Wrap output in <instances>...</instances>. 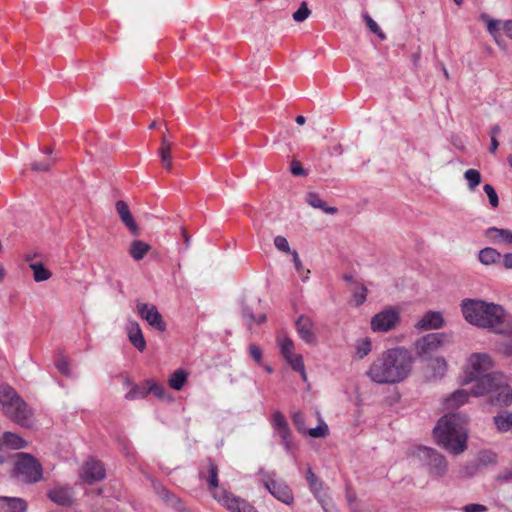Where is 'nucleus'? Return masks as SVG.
Returning a JSON list of instances; mask_svg holds the SVG:
<instances>
[{
    "mask_svg": "<svg viewBox=\"0 0 512 512\" xmlns=\"http://www.w3.org/2000/svg\"><path fill=\"white\" fill-rule=\"evenodd\" d=\"M494 361L487 353H473L467 359L464 383L475 381L471 394L475 397L490 395L492 402L508 406L512 402V388L506 377L499 372L488 373Z\"/></svg>",
    "mask_w": 512,
    "mask_h": 512,
    "instance_id": "obj_1",
    "label": "nucleus"
},
{
    "mask_svg": "<svg viewBox=\"0 0 512 512\" xmlns=\"http://www.w3.org/2000/svg\"><path fill=\"white\" fill-rule=\"evenodd\" d=\"M413 357L410 351L397 347L382 352L369 366L366 374L377 384H396L411 373Z\"/></svg>",
    "mask_w": 512,
    "mask_h": 512,
    "instance_id": "obj_2",
    "label": "nucleus"
},
{
    "mask_svg": "<svg viewBox=\"0 0 512 512\" xmlns=\"http://www.w3.org/2000/svg\"><path fill=\"white\" fill-rule=\"evenodd\" d=\"M463 318L478 328L488 329L494 333L504 332L503 325L509 317L499 304L481 299L465 298L460 303Z\"/></svg>",
    "mask_w": 512,
    "mask_h": 512,
    "instance_id": "obj_3",
    "label": "nucleus"
},
{
    "mask_svg": "<svg viewBox=\"0 0 512 512\" xmlns=\"http://www.w3.org/2000/svg\"><path fill=\"white\" fill-rule=\"evenodd\" d=\"M433 432L437 442L455 455L461 454L467 448V430L459 415L443 416Z\"/></svg>",
    "mask_w": 512,
    "mask_h": 512,
    "instance_id": "obj_4",
    "label": "nucleus"
},
{
    "mask_svg": "<svg viewBox=\"0 0 512 512\" xmlns=\"http://www.w3.org/2000/svg\"><path fill=\"white\" fill-rule=\"evenodd\" d=\"M199 477L207 481L209 490L214 499L230 512H258L257 509L246 500L219 488L218 467L212 460L208 459L206 464L201 466Z\"/></svg>",
    "mask_w": 512,
    "mask_h": 512,
    "instance_id": "obj_5",
    "label": "nucleus"
},
{
    "mask_svg": "<svg viewBox=\"0 0 512 512\" xmlns=\"http://www.w3.org/2000/svg\"><path fill=\"white\" fill-rule=\"evenodd\" d=\"M15 476L25 483H36L42 478L43 470L40 462L28 453H18L16 456Z\"/></svg>",
    "mask_w": 512,
    "mask_h": 512,
    "instance_id": "obj_6",
    "label": "nucleus"
},
{
    "mask_svg": "<svg viewBox=\"0 0 512 512\" xmlns=\"http://www.w3.org/2000/svg\"><path fill=\"white\" fill-rule=\"evenodd\" d=\"M415 456L435 475L441 476L447 470L444 456L431 448L420 446L415 450Z\"/></svg>",
    "mask_w": 512,
    "mask_h": 512,
    "instance_id": "obj_7",
    "label": "nucleus"
},
{
    "mask_svg": "<svg viewBox=\"0 0 512 512\" xmlns=\"http://www.w3.org/2000/svg\"><path fill=\"white\" fill-rule=\"evenodd\" d=\"M259 473L261 475V482L277 500L287 505L293 503L294 497L292 490L286 483L273 479V477L263 469H261Z\"/></svg>",
    "mask_w": 512,
    "mask_h": 512,
    "instance_id": "obj_8",
    "label": "nucleus"
},
{
    "mask_svg": "<svg viewBox=\"0 0 512 512\" xmlns=\"http://www.w3.org/2000/svg\"><path fill=\"white\" fill-rule=\"evenodd\" d=\"M450 342V336L445 333H430L415 343L416 352L421 357H429L442 346Z\"/></svg>",
    "mask_w": 512,
    "mask_h": 512,
    "instance_id": "obj_9",
    "label": "nucleus"
},
{
    "mask_svg": "<svg viewBox=\"0 0 512 512\" xmlns=\"http://www.w3.org/2000/svg\"><path fill=\"white\" fill-rule=\"evenodd\" d=\"M136 312L141 319L145 320L155 330L159 332H164L166 330V322L154 304L137 300Z\"/></svg>",
    "mask_w": 512,
    "mask_h": 512,
    "instance_id": "obj_10",
    "label": "nucleus"
},
{
    "mask_svg": "<svg viewBox=\"0 0 512 512\" xmlns=\"http://www.w3.org/2000/svg\"><path fill=\"white\" fill-rule=\"evenodd\" d=\"M400 321V314L394 308L384 309L375 314L370 322L371 330L385 333L394 329Z\"/></svg>",
    "mask_w": 512,
    "mask_h": 512,
    "instance_id": "obj_11",
    "label": "nucleus"
},
{
    "mask_svg": "<svg viewBox=\"0 0 512 512\" xmlns=\"http://www.w3.org/2000/svg\"><path fill=\"white\" fill-rule=\"evenodd\" d=\"M4 414L22 427H30L33 423V412L22 398H19Z\"/></svg>",
    "mask_w": 512,
    "mask_h": 512,
    "instance_id": "obj_12",
    "label": "nucleus"
},
{
    "mask_svg": "<svg viewBox=\"0 0 512 512\" xmlns=\"http://www.w3.org/2000/svg\"><path fill=\"white\" fill-rule=\"evenodd\" d=\"M79 477L83 482L93 484L106 477V470L100 461L91 458L83 463Z\"/></svg>",
    "mask_w": 512,
    "mask_h": 512,
    "instance_id": "obj_13",
    "label": "nucleus"
},
{
    "mask_svg": "<svg viewBox=\"0 0 512 512\" xmlns=\"http://www.w3.org/2000/svg\"><path fill=\"white\" fill-rule=\"evenodd\" d=\"M292 421L298 432L308 434L312 438H325L329 434V427L323 419H319V424L315 428L307 429L305 425V416L302 412H296L292 415Z\"/></svg>",
    "mask_w": 512,
    "mask_h": 512,
    "instance_id": "obj_14",
    "label": "nucleus"
},
{
    "mask_svg": "<svg viewBox=\"0 0 512 512\" xmlns=\"http://www.w3.org/2000/svg\"><path fill=\"white\" fill-rule=\"evenodd\" d=\"M481 21L486 24L489 34L493 37L498 45L501 44V32H503L508 38L512 40V20L501 21L492 19L487 14H482Z\"/></svg>",
    "mask_w": 512,
    "mask_h": 512,
    "instance_id": "obj_15",
    "label": "nucleus"
},
{
    "mask_svg": "<svg viewBox=\"0 0 512 512\" xmlns=\"http://www.w3.org/2000/svg\"><path fill=\"white\" fill-rule=\"evenodd\" d=\"M154 492L158 495V497L170 508L176 511H184L185 507L182 500L169 491L162 484L152 481Z\"/></svg>",
    "mask_w": 512,
    "mask_h": 512,
    "instance_id": "obj_16",
    "label": "nucleus"
},
{
    "mask_svg": "<svg viewBox=\"0 0 512 512\" xmlns=\"http://www.w3.org/2000/svg\"><path fill=\"white\" fill-rule=\"evenodd\" d=\"M296 329L300 338L307 344L316 343V334L313 321L304 315H301L296 321Z\"/></svg>",
    "mask_w": 512,
    "mask_h": 512,
    "instance_id": "obj_17",
    "label": "nucleus"
},
{
    "mask_svg": "<svg viewBox=\"0 0 512 512\" xmlns=\"http://www.w3.org/2000/svg\"><path fill=\"white\" fill-rule=\"evenodd\" d=\"M116 212L122 223L129 229L133 235H138L139 228L130 212L128 204L123 200H118L115 204Z\"/></svg>",
    "mask_w": 512,
    "mask_h": 512,
    "instance_id": "obj_18",
    "label": "nucleus"
},
{
    "mask_svg": "<svg viewBox=\"0 0 512 512\" xmlns=\"http://www.w3.org/2000/svg\"><path fill=\"white\" fill-rule=\"evenodd\" d=\"M49 499L61 506L71 505L73 502V491L70 487L55 486L48 492Z\"/></svg>",
    "mask_w": 512,
    "mask_h": 512,
    "instance_id": "obj_19",
    "label": "nucleus"
},
{
    "mask_svg": "<svg viewBox=\"0 0 512 512\" xmlns=\"http://www.w3.org/2000/svg\"><path fill=\"white\" fill-rule=\"evenodd\" d=\"M444 318L441 312L429 311L416 324V328L422 330L439 329L444 326Z\"/></svg>",
    "mask_w": 512,
    "mask_h": 512,
    "instance_id": "obj_20",
    "label": "nucleus"
},
{
    "mask_svg": "<svg viewBox=\"0 0 512 512\" xmlns=\"http://www.w3.org/2000/svg\"><path fill=\"white\" fill-rule=\"evenodd\" d=\"M127 335L131 344L139 351H144L146 341L143 336L140 325L136 321H129L127 324Z\"/></svg>",
    "mask_w": 512,
    "mask_h": 512,
    "instance_id": "obj_21",
    "label": "nucleus"
},
{
    "mask_svg": "<svg viewBox=\"0 0 512 512\" xmlns=\"http://www.w3.org/2000/svg\"><path fill=\"white\" fill-rule=\"evenodd\" d=\"M27 503L18 497H1L0 512H26Z\"/></svg>",
    "mask_w": 512,
    "mask_h": 512,
    "instance_id": "obj_22",
    "label": "nucleus"
},
{
    "mask_svg": "<svg viewBox=\"0 0 512 512\" xmlns=\"http://www.w3.org/2000/svg\"><path fill=\"white\" fill-rule=\"evenodd\" d=\"M21 398L16 390L9 385H0V405L3 413L9 410L14 403Z\"/></svg>",
    "mask_w": 512,
    "mask_h": 512,
    "instance_id": "obj_23",
    "label": "nucleus"
},
{
    "mask_svg": "<svg viewBox=\"0 0 512 512\" xmlns=\"http://www.w3.org/2000/svg\"><path fill=\"white\" fill-rule=\"evenodd\" d=\"M471 393H469L465 389H459L453 392L449 397H447L444 401V406L448 410L457 409L463 404H465L470 396Z\"/></svg>",
    "mask_w": 512,
    "mask_h": 512,
    "instance_id": "obj_24",
    "label": "nucleus"
},
{
    "mask_svg": "<svg viewBox=\"0 0 512 512\" xmlns=\"http://www.w3.org/2000/svg\"><path fill=\"white\" fill-rule=\"evenodd\" d=\"M172 143L166 138L163 137L161 140V146L158 149V154L160 156L161 163L163 167L167 171H171L172 168Z\"/></svg>",
    "mask_w": 512,
    "mask_h": 512,
    "instance_id": "obj_25",
    "label": "nucleus"
},
{
    "mask_svg": "<svg viewBox=\"0 0 512 512\" xmlns=\"http://www.w3.org/2000/svg\"><path fill=\"white\" fill-rule=\"evenodd\" d=\"M478 260L485 266L497 264L501 261V254L492 247H486L479 251Z\"/></svg>",
    "mask_w": 512,
    "mask_h": 512,
    "instance_id": "obj_26",
    "label": "nucleus"
},
{
    "mask_svg": "<svg viewBox=\"0 0 512 512\" xmlns=\"http://www.w3.org/2000/svg\"><path fill=\"white\" fill-rule=\"evenodd\" d=\"M272 426L280 438L291 433L288 422L280 411L273 413Z\"/></svg>",
    "mask_w": 512,
    "mask_h": 512,
    "instance_id": "obj_27",
    "label": "nucleus"
},
{
    "mask_svg": "<svg viewBox=\"0 0 512 512\" xmlns=\"http://www.w3.org/2000/svg\"><path fill=\"white\" fill-rule=\"evenodd\" d=\"M494 424L499 432L512 433V411H504L493 418Z\"/></svg>",
    "mask_w": 512,
    "mask_h": 512,
    "instance_id": "obj_28",
    "label": "nucleus"
},
{
    "mask_svg": "<svg viewBox=\"0 0 512 512\" xmlns=\"http://www.w3.org/2000/svg\"><path fill=\"white\" fill-rule=\"evenodd\" d=\"M150 249L151 246L144 241L134 240L130 245L129 254L135 261H140L150 251Z\"/></svg>",
    "mask_w": 512,
    "mask_h": 512,
    "instance_id": "obj_29",
    "label": "nucleus"
},
{
    "mask_svg": "<svg viewBox=\"0 0 512 512\" xmlns=\"http://www.w3.org/2000/svg\"><path fill=\"white\" fill-rule=\"evenodd\" d=\"M148 394V380H145L140 384L133 385L131 389L126 393L125 399L129 401L144 399Z\"/></svg>",
    "mask_w": 512,
    "mask_h": 512,
    "instance_id": "obj_30",
    "label": "nucleus"
},
{
    "mask_svg": "<svg viewBox=\"0 0 512 512\" xmlns=\"http://www.w3.org/2000/svg\"><path fill=\"white\" fill-rule=\"evenodd\" d=\"M355 357L357 359H364L372 351V341L369 337L359 338L354 344Z\"/></svg>",
    "mask_w": 512,
    "mask_h": 512,
    "instance_id": "obj_31",
    "label": "nucleus"
},
{
    "mask_svg": "<svg viewBox=\"0 0 512 512\" xmlns=\"http://www.w3.org/2000/svg\"><path fill=\"white\" fill-rule=\"evenodd\" d=\"M242 317L249 330H252L254 324L260 325L266 321L265 314L255 316L252 310L247 306H244L242 309Z\"/></svg>",
    "mask_w": 512,
    "mask_h": 512,
    "instance_id": "obj_32",
    "label": "nucleus"
},
{
    "mask_svg": "<svg viewBox=\"0 0 512 512\" xmlns=\"http://www.w3.org/2000/svg\"><path fill=\"white\" fill-rule=\"evenodd\" d=\"M429 368L432 370L431 377L433 379H440L447 371V362L443 357H437L431 360Z\"/></svg>",
    "mask_w": 512,
    "mask_h": 512,
    "instance_id": "obj_33",
    "label": "nucleus"
},
{
    "mask_svg": "<svg viewBox=\"0 0 512 512\" xmlns=\"http://www.w3.org/2000/svg\"><path fill=\"white\" fill-rule=\"evenodd\" d=\"M285 360L289 363V365L292 367V369L296 372H299L301 374L302 379L304 381H306L307 375H306L302 355L293 353V354L285 357Z\"/></svg>",
    "mask_w": 512,
    "mask_h": 512,
    "instance_id": "obj_34",
    "label": "nucleus"
},
{
    "mask_svg": "<svg viewBox=\"0 0 512 512\" xmlns=\"http://www.w3.org/2000/svg\"><path fill=\"white\" fill-rule=\"evenodd\" d=\"M504 332H497V334L506 335L507 339L502 344L503 353L507 356H512V322L509 317L506 319V324L503 325Z\"/></svg>",
    "mask_w": 512,
    "mask_h": 512,
    "instance_id": "obj_35",
    "label": "nucleus"
},
{
    "mask_svg": "<svg viewBox=\"0 0 512 512\" xmlns=\"http://www.w3.org/2000/svg\"><path fill=\"white\" fill-rule=\"evenodd\" d=\"M508 230L497 227H490L485 231V236L495 243H507Z\"/></svg>",
    "mask_w": 512,
    "mask_h": 512,
    "instance_id": "obj_36",
    "label": "nucleus"
},
{
    "mask_svg": "<svg viewBox=\"0 0 512 512\" xmlns=\"http://www.w3.org/2000/svg\"><path fill=\"white\" fill-rule=\"evenodd\" d=\"M307 202L313 208L321 209L326 214H335L338 211L336 207H328L326 203L314 193L308 194Z\"/></svg>",
    "mask_w": 512,
    "mask_h": 512,
    "instance_id": "obj_37",
    "label": "nucleus"
},
{
    "mask_svg": "<svg viewBox=\"0 0 512 512\" xmlns=\"http://www.w3.org/2000/svg\"><path fill=\"white\" fill-rule=\"evenodd\" d=\"M33 277L36 282H43L51 278L52 273L42 263H30Z\"/></svg>",
    "mask_w": 512,
    "mask_h": 512,
    "instance_id": "obj_38",
    "label": "nucleus"
},
{
    "mask_svg": "<svg viewBox=\"0 0 512 512\" xmlns=\"http://www.w3.org/2000/svg\"><path fill=\"white\" fill-rule=\"evenodd\" d=\"M187 381V373L184 370H176L168 380L169 386L174 390H181Z\"/></svg>",
    "mask_w": 512,
    "mask_h": 512,
    "instance_id": "obj_39",
    "label": "nucleus"
},
{
    "mask_svg": "<svg viewBox=\"0 0 512 512\" xmlns=\"http://www.w3.org/2000/svg\"><path fill=\"white\" fill-rule=\"evenodd\" d=\"M3 442L13 449H21L26 446V441L23 438L11 432L4 433Z\"/></svg>",
    "mask_w": 512,
    "mask_h": 512,
    "instance_id": "obj_40",
    "label": "nucleus"
},
{
    "mask_svg": "<svg viewBox=\"0 0 512 512\" xmlns=\"http://www.w3.org/2000/svg\"><path fill=\"white\" fill-rule=\"evenodd\" d=\"M281 355L285 358L294 353V342L286 335H280L277 338Z\"/></svg>",
    "mask_w": 512,
    "mask_h": 512,
    "instance_id": "obj_41",
    "label": "nucleus"
},
{
    "mask_svg": "<svg viewBox=\"0 0 512 512\" xmlns=\"http://www.w3.org/2000/svg\"><path fill=\"white\" fill-rule=\"evenodd\" d=\"M148 391L149 394L151 393L155 395L160 400L167 399V391L165 387L154 380L148 379Z\"/></svg>",
    "mask_w": 512,
    "mask_h": 512,
    "instance_id": "obj_42",
    "label": "nucleus"
},
{
    "mask_svg": "<svg viewBox=\"0 0 512 512\" xmlns=\"http://www.w3.org/2000/svg\"><path fill=\"white\" fill-rule=\"evenodd\" d=\"M464 178L467 180L468 187L472 191L481 183V174L476 169L465 171Z\"/></svg>",
    "mask_w": 512,
    "mask_h": 512,
    "instance_id": "obj_43",
    "label": "nucleus"
},
{
    "mask_svg": "<svg viewBox=\"0 0 512 512\" xmlns=\"http://www.w3.org/2000/svg\"><path fill=\"white\" fill-rule=\"evenodd\" d=\"M306 480L310 486L311 491L317 495L321 488H322V482L318 479V477L314 474L311 468H308L306 473Z\"/></svg>",
    "mask_w": 512,
    "mask_h": 512,
    "instance_id": "obj_44",
    "label": "nucleus"
},
{
    "mask_svg": "<svg viewBox=\"0 0 512 512\" xmlns=\"http://www.w3.org/2000/svg\"><path fill=\"white\" fill-rule=\"evenodd\" d=\"M310 14L311 11L308 8L307 3L302 2L298 10L293 13L292 17L295 22H303L310 16Z\"/></svg>",
    "mask_w": 512,
    "mask_h": 512,
    "instance_id": "obj_45",
    "label": "nucleus"
},
{
    "mask_svg": "<svg viewBox=\"0 0 512 512\" xmlns=\"http://www.w3.org/2000/svg\"><path fill=\"white\" fill-rule=\"evenodd\" d=\"M363 18L366 22L367 27L372 33L376 34L382 40L386 38L385 34L381 31L378 24L369 16V14H364Z\"/></svg>",
    "mask_w": 512,
    "mask_h": 512,
    "instance_id": "obj_46",
    "label": "nucleus"
},
{
    "mask_svg": "<svg viewBox=\"0 0 512 512\" xmlns=\"http://www.w3.org/2000/svg\"><path fill=\"white\" fill-rule=\"evenodd\" d=\"M367 288L364 285H359L353 293V301L355 306H361L367 298Z\"/></svg>",
    "mask_w": 512,
    "mask_h": 512,
    "instance_id": "obj_47",
    "label": "nucleus"
},
{
    "mask_svg": "<svg viewBox=\"0 0 512 512\" xmlns=\"http://www.w3.org/2000/svg\"><path fill=\"white\" fill-rule=\"evenodd\" d=\"M483 190L485 191V193L488 196L490 205L493 208H497L499 205V199H498V195H497L494 187L490 184H485L483 187Z\"/></svg>",
    "mask_w": 512,
    "mask_h": 512,
    "instance_id": "obj_48",
    "label": "nucleus"
},
{
    "mask_svg": "<svg viewBox=\"0 0 512 512\" xmlns=\"http://www.w3.org/2000/svg\"><path fill=\"white\" fill-rule=\"evenodd\" d=\"M292 256H293V262H294L295 269L297 270L299 275L303 278V280H306L308 278L310 271L308 269H304L302 262L299 258V255L296 251L292 252Z\"/></svg>",
    "mask_w": 512,
    "mask_h": 512,
    "instance_id": "obj_49",
    "label": "nucleus"
},
{
    "mask_svg": "<svg viewBox=\"0 0 512 512\" xmlns=\"http://www.w3.org/2000/svg\"><path fill=\"white\" fill-rule=\"evenodd\" d=\"M274 245L275 247L282 251V252H285V253H289L290 252V246H289V243L287 241V239L284 237V236H276L274 238Z\"/></svg>",
    "mask_w": 512,
    "mask_h": 512,
    "instance_id": "obj_50",
    "label": "nucleus"
},
{
    "mask_svg": "<svg viewBox=\"0 0 512 512\" xmlns=\"http://www.w3.org/2000/svg\"><path fill=\"white\" fill-rule=\"evenodd\" d=\"M281 444L284 446L288 453H292L296 450L297 446L293 441L292 433L281 438Z\"/></svg>",
    "mask_w": 512,
    "mask_h": 512,
    "instance_id": "obj_51",
    "label": "nucleus"
},
{
    "mask_svg": "<svg viewBox=\"0 0 512 512\" xmlns=\"http://www.w3.org/2000/svg\"><path fill=\"white\" fill-rule=\"evenodd\" d=\"M54 163V160L50 159L44 162H35L31 165L32 170L34 171H49L50 167Z\"/></svg>",
    "mask_w": 512,
    "mask_h": 512,
    "instance_id": "obj_52",
    "label": "nucleus"
},
{
    "mask_svg": "<svg viewBox=\"0 0 512 512\" xmlns=\"http://www.w3.org/2000/svg\"><path fill=\"white\" fill-rule=\"evenodd\" d=\"M57 369L64 375L69 376L71 374L69 362L66 358H60L56 362Z\"/></svg>",
    "mask_w": 512,
    "mask_h": 512,
    "instance_id": "obj_53",
    "label": "nucleus"
},
{
    "mask_svg": "<svg viewBox=\"0 0 512 512\" xmlns=\"http://www.w3.org/2000/svg\"><path fill=\"white\" fill-rule=\"evenodd\" d=\"M462 510L464 512H487L488 508H487V506L482 505V504L471 503V504L465 505L462 508Z\"/></svg>",
    "mask_w": 512,
    "mask_h": 512,
    "instance_id": "obj_54",
    "label": "nucleus"
},
{
    "mask_svg": "<svg viewBox=\"0 0 512 512\" xmlns=\"http://www.w3.org/2000/svg\"><path fill=\"white\" fill-rule=\"evenodd\" d=\"M249 354L255 362L260 363L262 360V351L256 344L249 345Z\"/></svg>",
    "mask_w": 512,
    "mask_h": 512,
    "instance_id": "obj_55",
    "label": "nucleus"
},
{
    "mask_svg": "<svg viewBox=\"0 0 512 512\" xmlns=\"http://www.w3.org/2000/svg\"><path fill=\"white\" fill-rule=\"evenodd\" d=\"M290 171L293 175L303 176L306 174V171L302 167L301 163L297 160H293L291 162Z\"/></svg>",
    "mask_w": 512,
    "mask_h": 512,
    "instance_id": "obj_56",
    "label": "nucleus"
},
{
    "mask_svg": "<svg viewBox=\"0 0 512 512\" xmlns=\"http://www.w3.org/2000/svg\"><path fill=\"white\" fill-rule=\"evenodd\" d=\"M503 266L506 269H512V253H506L503 257H501Z\"/></svg>",
    "mask_w": 512,
    "mask_h": 512,
    "instance_id": "obj_57",
    "label": "nucleus"
},
{
    "mask_svg": "<svg viewBox=\"0 0 512 512\" xmlns=\"http://www.w3.org/2000/svg\"><path fill=\"white\" fill-rule=\"evenodd\" d=\"M500 132H501L500 126L498 124L493 125L490 128V132H489L490 138H492V137L497 138V136L500 134Z\"/></svg>",
    "mask_w": 512,
    "mask_h": 512,
    "instance_id": "obj_58",
    "label": "nucleus"
},
{
    "mask_svg": "<svg viewBox=\"0 0 512 512\" xmlns=\"http://www.w3.org/2000/svg\"><path fill=\"white\" fill-rule=\"evenodd\" d=\"M498 146H499V142H498L497 138L492 137L491 138V145H490V148H489L490 153H495L497 151V149H498Z\"/></svg>",
    "mask_w": 512,
    "mask_h": 512,
    "instance_id": "obj_59",
    "label": "nucleus"
},
{
    "mask_svg": "<svg viewBox=\"0 0 512 512\" xmlns=\"http://www.w3.org/2000/svg\"><path fill=\"white\" fill-rule=\"evenodd\" d=\"M295 120H296V123L299 125H303L306 121L305 117L302 115L297 116Z\"/></svg>",
    "mask_w": 512,
    "mask_h": 512,
    "instance_id": "obj_60",
    "label": "nucleus"
},
{
    "mask_svg": "<svg viewBox=\"0 0 512 512\" xmlns=\"http://www.w3.org/2000/svg\"><path fill=\"white\" fill-rule=\"evenodd\" d=\"M5 275H6V271H5L4 267L0 265V282L3 281V279L5 278Z\"/></svg>",
    "mask_w": 512,
    "mask_h": 512,
    "instance_id": "obj_61",
    "label": "nucleus"
},
{
    "mask_svg": "<svg viewBox=\"0 0 512 512\" xmlns=\"http://www.w3.org/2000/svg\"><path fill=\"white\" fill-rule=\"evenodd\" d=\"M182 234H183V237H184V240H185L186 247H188L189 246V237H188V235H187L185 230L182 231Z\"/></svg>",
    "mask_w": 512,
    "mask_h": 512,
    "instance_id": "obj_62",
    "label": "nucleus"
},
{
    "mask_svg": "<svg viewBox=\"0 0 512 512\" xmlns=\"http://www.w3.org/2000/svg\"><path fill=\"white\" fill-rule=\"evenodd\" d=\"M506 244L512 245V230H508V239Z\"/></svg>",
    "mask_w": 512,
    "mask_h": 512,
    "instance_id": "obj_63",
    "label": "nucleus"
},
{
    "mask_svg": "<svg viewBox=\"0 0 512 512\" xmlns=\"http://www.w3.org/2000/svg\"><path fill=\"white\" fill-rule=\"evenodd\" d=\"M34 257H35V255L27 254V255H25V261L31 262Z\"/></svg>",
    "mask_w": 512,
    "mask_h": 512,
    "instance_id": "obj_64",
    "label": "nucleus"
}]
</instances>
